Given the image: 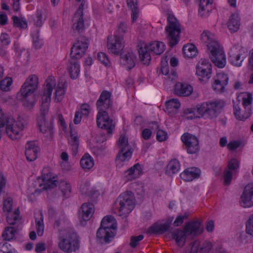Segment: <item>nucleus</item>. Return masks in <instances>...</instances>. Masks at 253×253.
Instances as JSON below:
<instances>
[{"label":"nucleus","instance_id":"nucleus-20","mask_svg":"<svg viewBox=\"0 0 253 253\" xmlns=\"http://www.w3.org/2000/svg\"><path fill=\"white\" fill-rule=\"evenodd\" d=\"M116 232L107 231L100 227L96 233V237L100 243H108L115 237Z\"/></svg>","mask_w":253,"mask_h":253},{"label":"nucleus","instance_id":"nucleus-6","mask_svg":"<svg viewBox=\"0 0 253 253\" xmlns=\"http://www.w3.org/2000/svg\"><path fill=\"white\" fill-rule=\"evenodd\" d=\"M201 233L200 222L196 221L187 223L183 230L176 229L172 232L171 237L177 245L182 247L185 245L187 235L197 236Z\"/></svg>","mask_w":253,"mask_h":253},{"label":"nucleus","instance_id":"nucleus-8","mask_svg":"<svg viewBox=\"0 0 253 253\" xmlns=\"http://www.w3.org/2000/svg\"><path fill=\"white\" fill-rule=\"evenodd\" d=\"M165 50V45L163 42H154L149 46L142 43L138 49L139 58L143 64L148 65L151 61L150 51L156 55H160Z\"/></svg>","mask_w":253,"mask_h":253},{"label":"nucleus","instance_id":"nucleus-24","mask_svg":"<svg viewBox=\"0 0 253 253\" xmlns=\"http://www.w3.org/2000/svg\"><path fill=\"white\" fill-rule=\"evenodd\" d=\"M140 165L136 164L125 171V176L127 181H132L138 177L142 174Z\"/></svg>","mask_w":253,"mask_h":253},{"label":"nucleus","instance_id":"nucleus-2","mask_svg":"<svg viewBox=\"0 0 253 253\" xmlns=\"http://www.w3.org/2000/svg\"><path fill=\"white\" fill-rule=\"evenodd\" d=\"M111 93L106 90L103 91L99 99L96 102L98 112L96 117V123L98 127L107 130L109 134L112 133L115 129V125L113 120L108 115L106 110L111 107L112 103L111 100Z\"/></svg>","mask_w":253,"mask_h":253},{"label":"nucleus","instance_id":"nucleus-57","mask_svg":"<svg viewBox=\"0 0 253 253\" xmlns=\"http://www.w3.org/2000/svg\"><path fill=\"white\" fill-rule=\"evenodd\" d=\"M144 238L143 235H139L138 236H131L130 238V242L129 246L133 248H135L139 241H141Z\"/></svg>","mask_w":253,"mask_h":253},{"label":"nucleus","instance_id":"nucleus-23","mask_svg":"<svg viewBox=\"0 0 253 253\" xmlns=\"http://www.w3.org/2000/svg\"><path fill=\"white\" fill-rule=\"evenodd\" d=\"M193 91V87L191 85L181 83H177L175 84L174 93L175 94L180 96H188Z\"/></svg>","mask_w":253,"mask_h":253},{"label":"nucleus","instance_id":"nucleus-46","mask_svg":"<svg viewBox=\"0 0 253 253\" xmlns=\"http://www.w3.org/2000/svg\"><path fill=\"white\" fill-rule=\"evenodd\" d=\"M19 211L17 209L13 214L7 216V221L10 225H14L20 220Z\"/></svg>","mask_w":253,"mask_h":253},{"label":"nucleus","instance_id":"nucleus-53","mask_svg":"<svg viewBox=\"0 0 253 253\" xmlns=\"http://www.w3.org/2000/svg\"><path fill=\"white\" fill-rule=\"evenodd\" d=\"M246 232L253 237V214L250 216L246 223Z\"/></svg>","mask_w":253,"mask_h":253},{"label":"nucleus","instance_id":"nucleus-32","mask_svg":"<svg viewBox=\"0 0 253 253\" xmlns=\"http://www.w3.org/2000/svg\"><path fill=\"white\" fill-rule=\"evenodd\" d=\"M211 0H200L199 14L202 17H206L208 16L209 12L211 9Z\"/></svg>","mask_w":253,"mask_h":253},{"label":"nucleus","instance_id":"nucleus-43","mask_svg":"<svg viewBox=\"0 0 253 253\" xmlns=\"http://www.w3.org/2000/svg\"><path fill=\"white\" fill-rule=\"evenodd\" d=\"M17 231V228L14 227H7L2 234V237L5 240L9 241L12 239L15 236V233Z\"/></svg>","mask_w":253,"mask_h":253},{"label":"nucleus","instance_id":"nucleus-13","mask_svg":"<svg viewBox=\"0 0 253 253\" xmlns=\"http://www.w3.org/2000/svg\"><path fill=\"white\" fill-rule=\"evenodd\" d=\"M88 46V40L84 36H80L71 49L70 57L79 59L85 53Z\"/></svg>","mask_w":253,"mask_h":253},{"label":"nucleus","instance_id":"nucleus-4","mask_svg":"<svg viewBox=\"0 0 253 253\" xmlns=\"http://www.w3.org/2000/svg\"><path fill=\"white\" fill-rule=\"evenodd\" d=\"M181 33V26L178 20L173 15L168 14L165 33L168 44L170 47H173L178 43Z\"/></svg>","mask_w":253,"mask_h":253},{"label":"nucleus","instance_id":"nucleus-37","mask_svg":"<svg viewBox=\"0 0 253 253\" xmlns=\"http://www.w3.org/2000/svg\"><path fill=\"white\" fill-rule=\"evenodd\" d=\"M182 50L185 57L189 58L194 57L197 53L196 47L192 44L184 45Z\"/></svg>","mask_w":253,"mask_h":253},{"label":"nucleus","instance_id":"nucleus-44","mask_svg":"<svg viewBox=\"0 0 253 253\" xmlns=\"http://www.w3.org/2000/svg\"><path fill=\"white\" fill-rule=\"evenodd\" d=\"M180 168L179 161L176 159L171 160L167 166V171L174 174L177 172Z\"/></svg>","mask_w":253,"mask_h":253},{"label":"nucleus","instance_id":"nucleus-40","mask_svg":"<svg viewBox=\"0 0 253 253\" xmlns=\"http://www.w3.org/2000/svg\"><path fill=\"white\" fill-rule=\"evenodd\" d=\"M65 83L61 82L59 83L55 90V101L57 102H60L63 98L65 93Z\"/></svg>","mask_w":253,"mask_h":253},{"label":"nucleus","instance_id":"nucleus-14","mask_svg":"<svg viewBox=\"0 0 253 253\" xmlns=\"http://www.w3.org/2000/svg\"><path fill=\"white\" fill-rule=\"evenodd\" d=\"M181 140L185 146L187 152L190 154H195L200 151L198 139L195 135L184 133L181 137Z\"/></svg>","mask_w":253,"mask_h":253},{"label":"nucleus","instance_id":"nucleus-22","mask_svg":"<svg viewBox=\"0 0 253 253\" xmlns=\"http://www.w3.org/2000/svg\"><path fill=\"white\" fill-rule=\"evenodd\" d=\"M78 60L77 58L70 57L68 62L67 69L72 79H77L80 74V66Z\"/></svg>","mask_w":253,"mask_h":253},{"label":"nucleus","instance_id":"nucleus-29","mask_svg":"<svg viewBox=\"0 0 253 253\" xmlns=\"http://www.w3.org/2000/svg\"><path fill=\"white\" fill-rule=\"evenodd\" d=\"M113 217L110 216H105L102 220L100 227L107 231L116 232L117 224L114 223Z\"/></svg>","mask_w":253,"mask_h":253},{"label":"nucleus","instance_id":"nucleus-38","mask_svg":"<svg viewBox=\"0 0 253 253\" xmlns=\"http://www.w3.org/2000/svg\"><path fill=\"white\" fill-rule=\"evenodd\" d=\"M35 217L36 231L39 236L42 235L44 231V224L43 221V215L42 212L37 214Z\"/></svg>","mask_w":253,"mask_h":253},{"label":"nucleus","instance_id":"nucleus-9","mask_svg":"<svg viewBox=\"0 0 253 253\" xmlns=\"http://www.w3.org/2000/svg\"><path fill=\"white\" fill-rule=\"evenodd\" d=\"M135 199L131 191L121 194L116 200L115 206L120 216L129 213L134 208Z\"/></svg>","mask_w":253,"mask_h":253},{"label":"nucleus","instance_id":"nucleus-31","mask_svg":"<svg viewBox=\"0 0 253 253\" xmlns=\"http://www.w3.org/2000/svg\"><path fill=\"white\" fill-rule=\"evenodd\" d=\"M42 181L44 182V188L45 189L53 188L57 186V181L52 177V174L50 172L45 173L42 172Z\"/></svg>","mask_w":253,"mask_h":253},{"label":"nucleus","instance_id":"nucleus-51","mask_svg":"<svg viewBox=\"0 0 253 253\" xmlns=\"http://www.w3.org/2000/svg\"><path fill=\"white\" fill-rule=\"evenodd\" d=\"M211 69V65L208 60L201 59L198 62L196 69Z\"/></svg>","mask_w":253,"mask_h":253},{"label":"nucleus","instance_id":"nucleus-33","mask_svg":"<svg viewBox=\"0 0 253 253\" xmlns=\"http://www.w3.org/2000/svg\"><path fill=\"white\" fill-rule=\"evenodd\" d=\"M21 97L23 105L27 110H31L35 105L36 100L35 96L33 95H27L26 96L21 95L18 94Z\"/></svg>","mask_w":253,"mask_h":253},{"label":"nucleus","instance_id":"nucleus-47","mask_svg":"<svg viewBox=\"0 0 253 253\" xmlns=\"http://www.w3.org/2000/svg\"><path fill=\"white\" fill-rule=\"evenodd\" d=\"M12 84V79L10 78H6L0 82V88L1 90L7 91Z\"/></svg>","mask_w":253,"mask_h":253},{"label":"nucleus","instance_id":"nucleus-56","mask_svg":"<svg viewBox=\"0 0 253 253\" xmlns=\"http://www.w3.org/2000/svg\"><path fill=\"white\" fill-rule=\"evenodd\" d=\"M239 161L237 159H232L228 163V167L226 168V169H229L231 171H232L233 172H235V170L239 168Z\"/></svg>","mask_w":253,"mask_h":253},{"label":"nucleus","instance_id":"nucleus-55","mask_svg":"<svg viewBox=\"0 0 253 253\" xmlns=\"http://www.w3.org/2000/svg\"><path fill=\"white\" fill-rule=\"evenodd\" d=\"M212 248V244L210 242L205 241L200 248V253H207L210 251Z\"/></svg>","mask_w":253,"mask_h":253},{"label":"nucleus","instance_id":"nucleus-21","mask_svg":"<svg viewBox=\"0 0 253 253\" xmlns=\"http://www.w3.org/2000/svg\"><path fill=\"white\" fill-rule=\"evenodd\" d=\"M201 170L200 169L195 168H189L184 170L180 176L184 181H191L195 178H199L200 176Z\"/></svg>","mask_w":253,"mask_h":253},{"label":"nucleus","instance_id":"nucleus-25","mask_svg":"<svg viewBox=\"0 0 253 253\" xmlns=\"http://www.w3.org/2000/svg\"><path fill=\"white\" fill-rule=\"evenodd\" d=\"M136 57L133 53L128 52L124 55H121V63L126 66L128 69L130 70L135 66Z\"/></svg>","mask_w":253,"mask_h":253},{"label":"nucleus","instance_id":"nucleus-27","mask_svg":"<svg viewBox=\"0 0 253 253\" xmlns=\"http://www.w3.org/2000/svg\"><path fill=\"white\" fill-rule=\"evenodd\" d=\"M166 112L169 115L175 114L180 106V103L177 99H171L166 102Z\"/></svg>","mask_w":253,"mask_h":253},{"label":"nucleus","instance_id":"nucleus-26","mask_svg":"<svg viewBox=\"0 0 253 253\" xmlns=\"http://www.w3.org/2000/svg\"><path fill=\"white\" fill-rule=\"evenodd\" d=\"M82 217L83 220L84 221H88L91 218L94 211L93 205L91 203H84L82 206Z\"/></svg>","mask_w":253,"mask_h":253},{"label":"nucleus","instance_id":"nucleus-58","mask_svg":"<svg viewBox=\"0 0 253 253\" xmlns=\"http://www.w3.org/2000/svg\"><path fill=\"white\" fill-rule=\"evenodd\" d=\"M12 200L11 198H7L3 203V210L4 211H7L9 212L11 211L12 209Z\"/></svg>","mask_w":253,"mask_h":253},{"label":"nucleus","instance_id":"nucleus-30","mask_svg":"<svg viewBox=\"0 0 253 253\" xmlns=\"http://www.w3.org/2000/svg\"><path fill=\"white\" fill-rule=\"evenodd\" d=\"M169 228V222L160 224H155L148 228V232L150 233L161 234L167 231Z\"/></svg>","mask_w":253,"mask_h":253},{"label":"nucleus","instance_id":"nucleus-3","mask_svg":"<svg viewBox=\"0 0 253 253\" xmlns=\"http://www.w3.org/2000/svg\"><path fill=\"white\" fill-rule=\"evenodd\" d=\"M224 106V102L220 100L203 102L197 106L194 114V115H196V116H188L187 118L192 119L193 118H200L204 116L211 118H215L218 115Z\"/></svg>","mask_w":253,"mask_h":253},{"label":"nucleus","instance_id":"nucleus-62","mask_svg":"<svg viewBox=\"0 0 253 253\" xmlns=\"http://www.w3.org/2000/svg\"><path fill=\"white\" fill-rule=\"evenodd\" d=\"M98 59L105 66L108 65L109 63V59H108L106 55L103 52H100L98 53Z\"/></svg>","mask_w":253,"mask_h":253},{"label":"nucleus","instance_id":"nucleus-49","mask_svg":"<svg viewBox=\"0 0 253 253\" xmlns=\"http://www.w3.org/2000/svg\"><path fill=\"white\" fill-rule=\"evenodd\" d=\"M234 172L229 169H224L223 175L224 185L228 186L230 184Z\"/></svg>","mask_w":253,"mask_h":253},{"label":"nucleus","instance_id":"nucleus-11","mask_svg":"<svg viewBox=\"0 0 253 253\" xmlns=\"http://www.w3.org/2000/svg\"><path fill=\"white\" fill-rule=\"evenodd\" d=\"M209 50L211 52L210 58L213 63L219 68H223L226 63V57L219 43L214 42L212 45H210Z\"/></svg>","mask_w":253,"mask_h":253},{"label":"nucleus","instance_id":"nucleus-18","mask_svg":"<svg viewBox=\"0 0 253 253\" xmlns=\"http://www.w3.org/2000/svg\"><path fill=\"white\" fill-rule=\"evenodd\" d=\"M245 52L237 46H234L229 52V60L233 65L240 66L245 57Z\"/></svg>","mask_w":253,"mask_h":253},{"label":"nucleus","instance_id":"nucleus-16","mask_svg":"<svg viewBox=\"0 0 253 253\" xmlns=\"http://www.w3.org/2000/svg\"><path fill=\"white\" fill-rule=\"evenodd\" d=\"M107 47L109 53L114 55L119 54L124 47L123 37L117 35L108 36Z\"/></svg>","mask_w":253,"mask_h":253},{"label":"nucleus","instance_id":"nucleus-10","mask_svg":"<svg viewBox=\"0 0 253 253\" xmlns=\"http://www.w3.org/2000/svg\"><path fill=\"white\" fill-rule=\"evenodd\" d=\"M252 95L248 94L242 98V102L239 101L234 105V114L237 119L244 121L251 114Z\"/></svg>","mask_w":253,"mask_h":253},{"label":"nucleus","instance_id":"nucleus-36","mask_svg":"<svg viewBox=\"0 0 253 253\" xmlns=\"http://www.w3.org/2000/svg\"><path fill=\"white\" fill-rule=\"evenodd\" d=\"M127 4L131 10V18L132 22L135 21L138 17L139 10L136 0H127Z\"/></svg>","mask_w":253,"mask_h":253},{"label":"nucleus","instance_id":"nucleus-60","mask_svg":"<svg viewBox=\"0 0 253 253\" xmlns=\"http://www.w3.org/2000/svg\"><path fill=\"white\" fill-rule=\"evenodd\" d=\"M187 218V215L185 214L184 215H180L177 216L175 220L173 222V225L174 226H179L181 225L183 221L184 220L186 219Z\"/></svg>","mask_w":253,"mask_h":253},{"label":"nucleus","instance_id":"nucleus-1","mask_svg":"<svg viewBox=\"0 0 253 253\" xmlns=\"http://www.w3.org/2000/svg\"><path fill=\"white\" fill-rule=\"evenodd\" d=\"M56 82L54 78L49 77L45 81V87L42 95V102L40 115L37 118V123L41 132L47 138H51L53 135L52 118L46 119L48 114L51 95Z\"/></svg>","mask_w":253,"mask_h":253},{"label":"nucleus","instance_id":"nucleus-19","mask_svg":"<svg viewBox=\"0 0 253 253\" xmlns=\"http://www.w3.org/2000/svg\"><path fill=\"white\" fill-rule=\"evenodd\" d=\"M213 80L212 85L213 89L217 93L223 92L225 86L227 84L228 82L227 75L223 73H218Z\"/></svg>","mask_w":253,"mask_h":253},{"label":"nucleus","instance_id":"nucleus-54","mask_svg":"<svg viewBox=\"0 0 253 253\" xmlns=\"http://www.w3.org/2000/svg\"><path fill=\"white\" fill-rule=\"evenodd\" d=\"M34 21L35 24L37 27H41L42 25L43 21V18L42 16V12L41 10H38L37 11Z\"/></svg>","mask_w":253,"mask_h":253},{"label":"nucleus","instance_id":"nucleus-63","mask_svg":"<svg viewBox=\"0 0 253 253\" xmlns=\"http://www.w3.org/2000/svg\"><path fill=\"white\" fill-rule=\"evenodd\" d=\"M0 40L4 45H7L10 42V38L6 33H2L0 35Z\"/></svg>","mask_w":253,"mask_h":253},{"label":"nucleus","instance_id":"nucleus-28","mask_svg":"<svg viewBox=\"0 0 253 253\" xmlns=\"http://www.w3.org/2000/svg\"><path fill=\"white\" fill-rule=\"evenodd\" d=\"M74 24L73 28L74 33H78L81 34L84 31V21L83 16H79L77 14H75L73 18Z\"/></svg>","mask_w":253,"mask_h":253},{"label":"nucleus","instance_id":"nucleus-39","mask_svg":"<svg viewBox=\"0 0 253 253\" xmlns=\"http://www.w3.org/2000/svg\"><path fill=\"white\" fill-rule=\"evenodd\" d=\"M81 167L84 169H90L94 166L92 158L88 154H85L80 161Z\"/></svg>","mask_w":253,"mask_h":253},{"label":"nucleus","instance_id":"nucleus-17","mask_svg":"<svg viewBox=\"0 0 253 253\" xmlns=\"http://www.w3.org/2000/svg\"><path fill=\"white\" fill-rule=\"evenodd\" d=\"M240 204L244 208H250L253 206V182L247 185L240 198Z\"/></svg>","mask_w":253,"mask_h":253},{"label":"nucleus","instance_id":"nucleus-64","mask_svg":"<svg viewBox=\"0 0 253 253\" xmlns=\"http://www.w3.org/2000/svg\"><path fill=\"white\" fill-rule=\"evenodd\" d=\"M191 253H197L198 251H199L200 249L199 250L200 243L198 241H196L192 243L191 244Z\"/></svg>","mask_w":253,"mask_h":253},{"label":"nucleus","instance_id":"nucleus-52","mask_svg":"<svg viewBox=\"0 0 253 253\" xmlns=\"http://www.w3.org/2000/svg\"><path fill=\"white\" fill-rule=\"evenodd\" d=\"M33 44L36 48H40L42 45V42L41 39L39 38V34L38 32L35 33L33 36Z\"/></svg>","mask_w":253,"mask_h":253},{"label":"nucleus","instance_id":"nucleus-48","mask_svg":"<svg viewBox=\"0 0 253 253\" xmlns=\"http://www.w3.org/2000/svg\"><path fill=\"white\" fill-rule=\"evenodd\" d=\"M38 151L39 149L25 150V154L27 160L30 162L35 160L37 158Z\"/></svg>","mask_w":253,"mask_h":253},{"label":"nucleus","instance_id":"nucleus-50","mask_svg":"<svg viewBox=\"0 0 253 253\" xmlns=\"http://www.w3.org/2000/svg\"><path fill=\"white\" fill-rule=\"evenodd\" d=\"M14 25L17 27L21 28H26L27 27V22L23 19H21L17 16H13L12 17Z\"/></svg>","mask_w":253,"mask_h":253},{"label":"nucleus","instance_id":"nucleus-61","mask_svg":"<svg viewBox=\"0 0 253 253\" xmlns=\"http://www.w3.org/2000/svg\"><path fill=\"white\" fill-rule=\"evenodd\" d=\"M9 247L10 245L7 243H0V253H12Z\"/></svg>","mask_w":253,"mask_h":253},{"label":"nucleus","instance_id":"nucleus-5","mask_svg":"<svg viewBox=\"0 0 253 253\" xmlns=\"http://www.w3.org/2000/svg\"><path fill=\"white\" fill-rule=\"evenodd\" d=\"M58 247L65 253L76 252L80 248L79 236L72 230H65L59 237Z\"/></svg>","mask_w":253,"mask_h":253},{"label":"nucleus","instance_id":"nucleus-42","mask_svg":"<svg viewBox=\"0 0 253 253\" xmlns=\"http://www.w3.org/2000/svg\"><path fill=\"white\" fill-rule=\"evenodd\" d=\"M59 188L65 197H68L71 192V185L67 181H60L59 182Z\"/></svg>","mask_w":253,"mask_h":253},{"label":"nucleus","instance_id":"nucleus-15","mask_svg":"<svg viewBox=\"0 0 253 253\" xmlns=\"http://www.w3.org/2000/svg\"><path fill=\"white\" fill-rule=\"evenodd\" d=\"M39 78L36 75H30L22 86L18 94L26 96L32 95L38 89Z\"/></svg>","mask_w":253,"mask_h":253},{"label":"nucleus","instance_id":"nucleus-12","mask_svg":"<svg viewBox=\"0 0 253 253\" xmlns=\"http://www.w3.org/2000/svg\"><path fill=\"white\" fill-rule=\"evenodd\" d=\"M120 151L117 156V161L124 162L128 160L131 157V147L128 143V139L125 135H121L118 142Z\"/></svg>","mask_w":253,"mask_h":253},{"label":"nucleus","instance_id":"nucleus-7","mask_svg":"<svg viewBox=\"0 0 253 253\" xmlns=\"http://www.w3.org/2000/svg\"><path fill=\"white\" fill-rule=\"evenodd\" d=\"M5 126L4 132L9 138L12 140L19 138V132L24 128L23 124L20 121L15 122L12 118L6 116L0 109V128Z\"/></svg>","mask_w":253,"mask_h":253},{"label":"nucleus","instance_id":"nucleus-59","mask_svg":"<svg viewBox=\"0 0 253 253\" xmlns=\"http://www.w3.org/2000/svg\"><path fill=\"white\" fill-rule=\"evenodd\" d=\"M167 137V133L166 131L161 129L158 130L156 137L159 141H165Z\"/></svg>","mask_w":253,"mask_h":253},{"label":"nucleus","instance_id":"nucleus-34","mask_svg":"<svg viewBox=\"0 0 253 253\" xmlns=\"http://www.w3.org/2000/svg\"><path fill=\"white\" fill-rule=\"evenodd\" d=\"M201 40L207 43V46L209 50L210 45H212L214 42H218L216 41L214 35L209 31H204L201 35Z\"/></svg>","mask_w":253,"mask_h":253},{"label":"nucleus","instance_id":"nucleus-41","mask_svg":"<svg viewBox=\"0 0 253 253\" xmlns=\"http://www.w3.org/2000/svg\"><path fill=\"white\" fill-rule=\"evenodd\" d=\"M196 74L201 80L206 82L211 77V69H196Z\"/></svg>","mask_w":253,"mask_h":253},{"label":"nucleus","instance_id":"nucleus-45","mask_svg":"<svg viewBox=\"0 0 253 253\" xmlns=\"http://www.w3.org/2000/svg\"><path fill=\"white\" fill-rule=\"evenodd\" d=\"M70 142L72 146V149L73 152L76 153L78 151L79 143V137L76 134L73 133L72 131H71Z\"/></svg>","mask_w":253,"mask_h":253},{"label":"nucleus","instance_id":"nucleus-35","mask_svg":"<svg viewBox=\"0 0 253 253\" xmlns=\"http://www.w3.org/2000/svg\"><path fill=\"white\" fill-rule=\"evenodd\" d=\"M240 25V19L238 15L236 14L232 15L228 23L229 29L231 32H236L239 29Z\"/></svg>","mask_w":253,"mask_h":253}]
</instances>
